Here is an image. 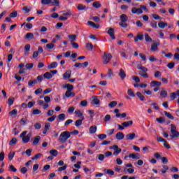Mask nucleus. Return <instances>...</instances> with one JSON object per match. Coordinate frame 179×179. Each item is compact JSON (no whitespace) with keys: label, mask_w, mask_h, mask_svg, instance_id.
<instances>
[{"label":"nucleus","mask_w":179,"mask_h":179,"mask_svg":"<svg viewBox=\"0 0 179 179\" xmlns=\"http://www.w3.org/2000/svg\"><path fill=\"white\" fill-rule=\"evenodd\" d=\"M69 138H71V132L63 131L61 133L59 137V142H61L62 143H66Z\"/></svg>","instance_id":"obj_1"},{"label":"nucleus","mask_w":179,"mask_h":179,"mask_svg":"<svg viewBox=\"0 0 179 179\" xmlns=\"http://www.w3.org/2000/svg\"><path fill=\"white\" fill-rule=\"evenodd\" d=\"M120 22H119V25L120 27L127 29V27H128V24H127V22H128V16L126 14H122L120 16Z\"/></svg>","instance_id":"obj_2"},{"label":"nucleus","mask_w":179,"mask_h":179,"mask_svg":"<svg viewBox=\"0 0 179 179\" xmlns=\"http://www.w3.org/2000/svg\"><path fill=\"white\" fill-rule=\"evenodd\" d=\"M113 58V55L107 52H103V55L102 57V63L103 65H107L111 59Z\"/></svg>","instance_id":"obj_3"},{"label":"nucleus","mask_w":179,"mask_h":179,"mask_svg":"<svg viewBox=\"0 0 179 179\" xmlns=\"http://www.w3.org/2000/svg\"><path fill=\"white\" fill-rule=\"evenodd\" d=\"M171 139H174V138H179V132L177 131V127L173 124H171Z\"/></svg>","instance_id":"obj_4"},{"label":"nucleus","mask_w":179,"mask_h":179,"mask_svg":"<svg viewBox=\"0 0 179 179\" xmlns=\"http://www.w3.org/2000/svg\"><path fill=\"white\" fill-rule=\"evenodd\" d=\"M109 149L114 150L113 156H118L119 153L122 152V150L117 145H113V146L109 147Z\"/></svg>","instance_id":"obj_5"},{"label":"nucleus","mask_w":179,"mask_h":179,"mask_svg":"<svg viewBox=\"0 0 179 179\" xmlns=\"http://www.w3.org/2000/svg\"><path fill=\"white\" fill-rule=\"evenodd\" d=\"M26 135H27V131H23L20 135V138H22L23 143H29V142H30V138Z\"/></svg>","instance_id":"obj_6"},{"label":"nucleus","mask_w":179,"mask_h":179,"mask_svg":"<svg viewBox=\"0 0 179 179\" xmlns=\"http://www.w3.org/2000/svg\"><path fill=\"white\" fill-rule=\"evenodd\" d=\"M131 13H133V15H142L143 13V10L141 8H136V7H133L131 8Z\"/></svg>","instance_id":"obj_7"},{"label":"nucleus","mask_w":179,"mask_h":179,"mask_svg":"<svg viewBox=\"0 0 179 179\" xmlns=\"http://www.w3.org/2000/svg\"><path fill=\"white\" fill-rule=\"evenodd\" d=\"M118 76H120L122 80H124V79L127 78V73H125V71H124V69H120L118 73Z\"/></svg>","instance_id":"obj_8"},{"label":"nucleus","mask_w":179,"mask_h":179,"mask_svg":"<svg viewBox=\"0 0 179 179\" xmlns=\"http://www.w3.org/2000/svg\"><path fill=\"white\" fill-rule=\"evenodd\" d=\"M130 159H136V160H139L141 159V155L139 153H131L129 155Z\"/></svg>","instance_id":"obj_9"},{"label":"nucleus","mask_w":179,"mask_h":179,"mask_svg":"<svg viewBox=\"0 0 179 179\" xmlns=\"http://www.w3.org/2000/svg\"><path fill=\"white\" fill-rule=\"evenodd\" d=\"M71 75H72V71L69 70L66 71L64 74H63V78L66 80L68 79H71Z\"/></svg>","instance_id":"obj_10"},{"label":"nucleus","mask_w":179,"mask_h":179,"mask_svg":"<svg viewBox=\"0 0 179 179\" xmlns=\"http://www.w3.org/2000/svg\"><path fill=\"white\" fill-rule=\"evenodd\" d=\"M150 86L151 87H160L162 86V83L154 80L150 83Z\"/></svg>","instance_id":"obj_11"},{"label":"nucleus","mask_w":179,"mask_h":179,"mask_svg":"<svg viewBox=\"0 0 179 179\" xmlns=\"http://www.w3.org/2000/svg\"><path fill=\"white\" fill-rule=\"evenodd\" d=\"M41 141V137L40 136H36L34 137V141H32V145L34 146H37L38 145V142Z\"/></svg>","instance_id":"obj_12"},{"label":"nucleus","mask_w":179,"mask_h":179,"mask_svg":"<svg viewBox=\"0 0 179 179\" xmlns=\"http://www.w3.org/2000/svg\"><path fill=\"white\" fill-rule=\"evenodd\" d=\"M107 33L109 34L112 40H115V34H114V29L109 28Z\"/></svg>","instance_id":"obj_13"},{"label":"nucleus","mask_w":179,"mask_h":179,"mask_svg":"<svg viewBox=\"0 0 179 179\" xmlns=\"http://www.w3.org/2000/svg\"><path fill=\"white\" fill-rule=\"evenodd\" d=\"M115 138L117 141H122V139L125 138V135H124V133L122 132H117L115 135Z\"/></svg>","instance_id":"obj_14"},{"label":"nucleus","mask_w":179,"mask_h":179,"mask_svg":"<svg viewBox=\"0 0 179 179\" xmlns=\"http://www.w3.org/2000/svg\"><path fill=\"white\" fill-rule=\"evenodd\" d=\"M135 136H136L135 133H130L126 136V139L127 141H133V139H135Z\"/></svg>","instance_id":"obj_15"},{"label":"nucleus","mask_w":179,"mask_h":179,"mask_svg":"<svg viewBox=\"0 0 179 179\" xmlns=\"http://www.w3.org/2000/svg\"><path fill=\"white\" fill-rule=\"evenodd\" d=\"M160 45V42H155L151 45V51H157L158 47Z\"/></svg>","instance_id":"obj_16"},{"label":"nucleus","mask_w":179,"mask_h":179,"mask_svg":"<svg viewBox=\"0 0 179 179\" xmlns=\"http://www.w3.org/2000/svg\"><path fill=\"white\" fill-rule=\"evenodd\" d=\"M143 40V34H137L136 37L134 38L135 43H138V41H142Z\"/></svg>","instance_id":"obj_17"},{"label":"nucleus","mask_w":179,"mask_h":179,"mask_svg":"<svg viewBox=\"0 0 179 179\" xmlns=\"http://www.w3.org/2000/svg\"><path fill=\"white\" fill-rule=\"evenodd\" d=\"M25 40H33L34 39V34L31 32L27 33L24 36Z\"/></svg>","instance_id":"obj_18"},{"label":"nucleus","mask_w":179,"mask_h":179,"mask_svg":"<svg viewBox=\"0 0 179 179\" xmlns=\"http://www.w3.org/2000/svg\"><path fill=\"white\" fill-rule=\"evenodd\" d=\"M63 89H67V91L73 92V85L71 84H66L63 86Z\"/></svg>","instance_id":"obj_19"},{"label":"nucleus","mask_w":179,"mask_h":179,"mask_svg":"<svg viewBox=\"0 0 179 179\" xmlns=\"http://www.w3.org/2000/svg\"><path fill=\"white\" fill-rule=\"evenodd\" d=\"M92 103V104H94L95 106H99L100 105V99H99V98H97V96H93Z\"/></svg>","instance_id":"obj_20"},{"label":"nucleus","mask_w":179,"mask_h":179,"mask_svg":"<svg viewBox=\"0 0 179 179\" xmlns=\"http://www.w3.org/2000/svg\"><path fill=\"white\" fill-rule=\"evenodd\" d=\"M65 97H75V92L73 91H66L64 94Z\"/></svg>","instance_id":"obj_21"},{"label":"nucleus","mask_w":179,"mask_h":179,"mask_svg":"<svg viewBox=\"0 0 179 179\" xmlns=\"http://www.w3.org/2000/svg\"><path fill=\"white\" fill-rule=\"evenodd\" d=\"M122 125H123L124 128H128V127H131V125H134V121L130 120L129 122H122Z\"/></svg>","instance_id":"obj_22"},{"label":"nucleus","mask_w":179,"mask_h":179,"mask_svg":"<svg viewBox=\"0 0 179 179\" xmlns=\"http://www.w3.org/2000/svg\"><path fill=\"white\" fill-rule=\"evenodd\" d=\"M87 24L91 27H93V29H99V27H100L99 24H96L94 22H93L92 21H88Z\"/></svg>","instance_id":"obj_23"},{"label":"nucleus","mask_w":179,"mask_h":179,"mask_svg":"<svg viewBox=\"0 0 179 179\" xmlns=\"http://www.w3.org/2000/svg\"><path fill=\"white\" fill-rule=\"evenodd\" d=\"M167 26H169L167 22H164L163 21L158 23V27H159V29H164V27H167Z\"/></svg>","instance_id":"obj_24"},{"label":"nucleus","mask_w":179,"mask_h":179,"mask_svg":"<svg viewBox=\"0 0 179 179\" xmlns=\"http://www.w3.org/2000/svg\"><path fill=\"white\" fill-rule=\"evenodd\" d=\"M58 66V63L57 62H53L48 66V69H54Z\"/></svg>","instance_id":"obj_25"},{"label":"nucleus","mask_w":179,"mask_h":179,"mask_svg":"<svg viewBox=\"0 0 179 179\" xmlns=\"http://www.w3.org/2000/svg\"><path fill=\"white\" fill-rule=\"evenodd\" d=\"M136 96H137V97L139 98L141 101H145V96H143L142 93H141L140 92H137L136 93Z\"/></svg>","instance_id":"obj_26"},{"label":"nucleus","mask_w":179,"mask_h":179,"mask_svg":"<svg viewBox=\"0 0 179 179\" xmlns=\"http://www.w3.org/2000/svg\"><path fill=\"white\" fill-rule=\"evenodd\" d=\"M90 134H96V131H97V127L93 125L90 127Z\"/></svg>","instance_id":"obj_27"},{"label":"nucleus","mask_w":179,"mask_h":179,"mask_svg":"<svg viewBox=\"0 0 179 179\" xmlns=\"http://www.w3.org/2000/svg\"><path fill=\"white\" fill-rule=\"evenodd\" d=\"M43 78H45V79H52V74H51L50 72H46L43 74Z\"/></svg>","instance_id":"obj_28"},{"label":"nucleus","mask_w":179,"mask_h":179,"mask_svg":"<svg viewBox=\"0 0 179 179\" xmlns=\"http://www.w3.org/2000/svg\"><path fill=\"white\" fill-rule=\"evenodd\" d=\"M144 37H145V40L147 43H150V41H152V38L149 36V34L145 33Z\"/></svg>","instance_id":"obj_29"},{"label":"nucleus","mask_w":179,"mask_h":179,"mask_svg":"<svg viewBox=\"0 0 179 179\" xmlns=\"http://www.w3.org/2000/svg\"><path fill=\"white\" fill-rule=\"evenodd\" d=\"M15 155H16V153L15 152H10L8 153V160H10V162H12V160H13V157H15Z\"/></svg>","instance_id":"obj_30"},{"label":"nucleus","mask_w":179,"mask_h":179,"mask_svg":"<svg viewBox=\"0 0 179 179\" xmlns=\"http://www.w3.org/2000/svg\"><path fill=\"white\" fill-rule=\"evenodd\" d=\"M164 114L169 118V120H174V116L171 115L169 112L164 111Z\"/></svg>","instance_id":"obj_31"},{"label":"nucleus","mask_w":179,"mask_h":179,"mask_svg":"<svg viewBox=\"0 0 179 179\" xmlns=\"http://www.w3.org/2000/svg\"><path fill=\"white\" fill-rule=\"evenodd\" d=\"M41 3L42 5H50L51 3H52V0H41Z\"/></svg>","instance_id":"obj_32"},{"label":"nucleus","mask_w":179,"mask_h":179,"mask_svg":"<svg viewBox=\"0 0 179 179\" xmlns=\"http://www.w3.org/2000/svg\"><path fill=\"white\" fill-rule=\"evenodd\" d=\"M92 6L94 8H96V9H99V8H101V4L100 3V1H95L92 3Z\"/></svg>","instance_id":"obj_33"},{"label":"nucleus","mask_w":179,"mask_h":179,"mask_svg":"<svg viewBox=\"0 0 179 179\" xmlns=\"http://www.w3.org/2000/svg\"><path fill=\"white\" fill-rule=\"evenodd\" d=\"M156 122H159V124H163V123L166 122V119H164V117H160L156 119Z\"/></svg>","instance_id":"obj_34"},{"label":"nucleus","mask_w":179,"mask_h":179,"mask_svg":"<svg viewBox=\"0 0 179 179\" xmlns=\"http://www.w3.org/2000/svg\"><path fill=\"white\" fill-rule=\"evenodd\" d=\"M127 94L130 97H135V93L134 92V90H132V89H129L127 90Z\"/></svg>","instance_id":"obj_35"},{"label":"nucleus","mask_w":179,"mask_h":179,"mask_svg":"<svg viewBox=\"0 0 179 179\" xmlns=\"http://www.w3.org/2000/svg\"><path fill=\"white\" fill-rule=\"evenodd\" d=\"M65 117H66V115H65V113H61L58 115V119L60 121H65Z\"/></svg>","instance_id":"obj_36"},{"label":"nucleus","mask_w":179,"mask_h":179,"mask_svg":"<svg viewBox=\"0 0 179 179\" xmlns=\"http://www.w3.org/2000/svg\"><path fill=\"white\" fill-rule=\"evenodd\" d=\"M116 106H117V101H112L108 104V107H110V108H114V107H116Z\"/></svg>","instance_id":"obj_37"},{"label":"nucleus","mask_w":179,"mask_h":179,"mask_svg":"<svg viewBox=\"0 0 179 179\" xmlns=\"http://www.w3.org/2000/svg\"><path fill=\"white\" fill-rule=\"evenodd\" d=\"M43 156V154L41 153H38L35 155L32 158L31 160H37L38 159H40Z\"/></svg>","instance_id":"obj_38"},{"label":"nucleus","mask_w":179,"mask_h":179,"mask_svg":"<svg viewBox=\"0 0 179 179\" xmlns=\"http://www.w3.org/2000/svg\"><path fill=\"white\" fill-rule=\"evenodd\" d=\"M77 36L75 34L73 35H69V40H71V41H75L77 38Z\"/></svg>","instance_id":"obj_39"},{"label":"nucleus","mask_w":179,"mask_h":179,"mask_svg":"<svg viewBox=\"0 0 179 179\" xmlns=\"http://www.w3.org/2000/svg\"><path fill=\"white\" fill-rule=\"evenodd\" d=\"M50 4L52 6H59V0H53Z\"/></svg>","instance_id":"obj_40"},{"label":"nucleus","mask_w":179,"mask_h":179,"mask_svg":"<svg viewBox=\"0 0 179 179\" xmlns=\"http://www.w3.org/2000/svg\"><path fill=\"white\" fill-rule=\"evenodd\" d=\"M50 155H52V156H54L55 157L58 156V151L57 150H51L50 151Z\"/></svg>","instance_id":"obj_41"},{"label":"nucleus","mask_w":179,"mask_h":179,"mask_svg":"<svg viewBox=\"0 0 179 179\" xmlns=\"http://www.w3.org/2000/svg\"><path fill=\"white\" fill-rule=\"evenodd\" d=\"M131 79L133 80H134V82H136V83H139V82H141V79L139 78V77H138L136 76H133L131 77Z\"/></svg>","instance_id":"obj_42"},{"label":"nucleus","mask_w":179,"mask_h":179,"mask_svg":"<svg viewBox=\"0 0 179 179\" xmlns=\"http://www.w3.org/2000/svg\"><path fill=\"white\" fill-rule=\"evenodd\" d=\"M86 48L87 51H92L93 50V45L92 43H87Z\"/></svg>","instance_id":"obj_43"},{"label":"nucleus","mask_w":179,"mask_h":179,"mask_svg":"<svg viewBox=\"0 0 179 179\" xmlns=\"http://www.w3.org/2000/svg\"><path fill=\"white\" fill-rule=\"evenodd\" d=\"M55 47V45L54 43H48L46 45L47 50H52Z\"/></svg>","instance_id":"obj_44"},{"label":"nucleus","mask_w":179,"mask_h":179,"mask_svg":"<svg viewBox=\"0 0 179 179\" xmlns=\"http://www.w3.org/2000/svg\"><path fill=\"white\" fill-rule=\"evenodd\" d=\"M105 172L106 174H108L109 176H114L115 173L114 171L111 169H105Z\"/></svg>","instance_id":"obj_45"},{"label":"nucleus","mask_w":179,"mask_h":179,"mask_svg":"<svg viewBox=\"0 0 179 179\" xmlns=\"http://www.w3.org/2000/svg\"><path fill=\"white\" fill-rule=\"evenodd\" d=\"M17 143V139L16 138H13L11 141L9 142V145H16Z\"/></svg>","instance_id":"obj_46"},{"label":"nucleus","mask_w":179,"mask_h":179,"mask_svg":"<svg viewBox=\"0 0 179 179\" xmlns=\"http://www.w3.org/2000/svg\"><path fill=\"white\" fill-rule=\"evenodd\" d=\"M138 75H140V76H142L143 78H149V76L148 75V73H146V72L142 73V71H140L138 73Z\"/></svg>","instance_id":"obj_47"},{"label":"nucleus","mask_w":179,"mask_h":179,"mask_svg":"<svg viewBox=\"0 0 179 179\" xmlns=\"http://www.w3.org/2000/svg\"><path fill=\"white\" fill-rule=\"evenodd\" d=\"M114 131H115L114 129H108L106 131V134L108 136H111L114 134Z\"/></svg>","instance_id":"obj_48"},{"label":"nucleus","mask_w":179,"mask_h":179,"mask_svg":"<svg viewBox=\"0 0 179 179\" xmlns=\"http://www.w3.org/2000/svg\"><path fill=\"white\" fill-rule=\"evenodd\" d=\"M37 80H31L28 82V86H33V85H36Z\"/></svg>","instance_id":"obj_49"},{"label":"nucleus","mask_w":179,"mask_h":179,"mask_svg":"<svg viewBox=\"0 0 179 179\" xmlns=\"http://www.w3.org/2000/svg\"><path fill=\"white\" fill-rule=\"evenodd\" d=\"M14 101H15V98L14 97L9 98L8 101V106H13Z\"/></svg>","instance_id":"obj_50"},{"label":"nucleus","mask_w":179,"mask_h":179,"mask_svg":"<svg viewBox=\"0 0 179 179\" xmlns=\"http://www.w3.org/2000/svg\"><path fill=\"white\" fill-rule=\"evenodd\" d=\"M41 113V110L38 109H34L32 110L33 115H38V114H40Z\"/></svg>","instance_id":"obj_51"},{"label":"nucleus","mask_w":179,"mask_h":179,"mask_svg":"<svg viewBox=\"0 0 179 179\" xmlns=\"http://www.w3.org/2000/svg\"><path fill=\"white\" fill-rule=\"evenodd\" d=\"M34 66V64L33 63H28L25 65L26 69H31Z\"/></svg>","instance_id":"obj_52"},{"label":"nucleus","mask_w":179,"mask_h":179,"mask_svg":"<svg viewBox=\"0 0 179 179\" xmlns=\"http://www.w3.org/2000/svg\"><path fill=\"white\" fill-rule=\"evenodd\" d=\"M71 44L72 45L73 48H76V49L79 48V44H78V43L71 41Z\"/></svg>","instance_id":"obj_53"},{"label":"nucleus","mask_w":179,"mask_h":179,"mask_svg":"<svg viewBox=\"0 0 179 179\" xmlns=\"http://www.w3.org/2000/svg\"><path fill=\"white\" fill-rule=\"evenodd\" d=\"M77 8L78 10H85V9H86V6H84L83 4H79Z\"/></svg>","instance_id":"obj_54"},{"label":"nucleus","mask_w":179,"mask_h":179,"mask_svg":"<svg viewBox=\"0 0 179 179\" xmlns=\"http://www.w3.org/2000/svg\"><path fill=\"white\" fill-rule=\"evenodd\" d=\"M20 122L21 125H26L27 124V119L22 117Z\"/></svg>","instance_id":"obj_55"},{"label":"nucleus","mask_w":179,"mask_h":179,"mask_svg":"<svg viewBox=\"0 0 179 179\" xmlns=\"http://www.w3.org/2000/svg\"><path fill=\"white\" fill-rule=\"evenodd\" d=\"M167 94H168V93H167V91H166V90H162L160 92L161 96H162L164 98L167 97Z\"/></svg>","instance_id":"obj_56"},{"label":"nucleus","mask_w":179,"mask_h":179,"mask_svg":"<svg viewBox=\"0 0 179 179\" xmlns=\"http://www.w3.org/2000/svg\"><path fill=\"white\" fill-rule=\"evenodd\" d=\"M138 69H139L140 71H142V73L144 72H148V68L145 67V66H140V67H137Z\"/></svg>","instance_id":"obj_57"},{"label":"nucleus","mask_w":179,"mask_h":179,"mask_svg":"<svg viewBox=\"0 0 179 179\" xmlns=\"http://www.w3.org/2000/svg\"><path fill=\"white\" fill-rule=\"evenodd\" d=\"M170 96L171 100H176V99H177V94L176 92L171 93Z\"/></svg>","instance_id":"obj_58"},{"label":"nucleus","mask_w":179,"mask_h":179,"mask_svg":"<svg viewBox=\"0 0 179 179\" xmlns=\"http://www.w3.org/2000/svg\"><path fill=\"white\" fill-rule=\"evenodd\" d=\"M22 10H24V13H29L31 9L29 8L28 6H24Z\"/></svg>","instance_id":"obj_59"},{"label":"nucleus","mask_w":179,"mask_h":179,"mask_svg":"<svg viewBox=\"0 0 179 179\" xmlns=\"http://www.w3.org/2000/svg\"><path fill=\"white\" fill-rule=\"evenodd\" d=\"M82 124H83V122H82V120H77L75 122L76 127H80Z\"/></svg>","instance_id":"obj_60"},{"label":"nucleus","mask_w":179,"mask_h":179,"mask_svg":"<svg viewBox=\"0 0 179 179\" xmlns=\"http://www.w3.org/2000/svg\"><path fill=\"white\" fill-rule=\"evenodd\" d=\"M174 65H176V63H174L173 62H171L167 64V66L169 69H173V68H174Z\"/></svg>","instance_id":"obj_61"},{"label":"nucleus","mask_w":179,"mask_h":179,"mask_svg":"<svg viewBox=\"0 0 179 179\" xmlns=\"http://www.w3.org/2000/svg\"><path fill=\"white\" fill-rule=\"evenodd\" d=\"M104 155L103 154H99L98 155V160H99V162H103L104 160Z\"/></svg>","instance_id":"obj_62"},{"label":"nucleus","mask_w":179,"mask_h":179,"mask_svg":"<svg viewBox=\"0 0 179 179\" xmlns=\"http://www.w3.org/2000/svg\"><path fill=\"white\" fill-rule=\"evenodd\" d=\"M10 17H16L17 16V11H13L10 14Z\"/></svg>","instance_id":"obj_63"},{"label":"nucleus","mask_w":179,"mask_h":179,"mask_svg":"<svg viewBox=\"0 0 179 179\" xmlns=\"http://www.w3.org/2000/svg\"><path fill=\"white\" fill-rule=\"evenodd\" d=\"M17 114V110L16 109H14L9 113V115H11V117L12 115H16Z\"/></svg>","instance_id":"obj_64"}]
</instances>
